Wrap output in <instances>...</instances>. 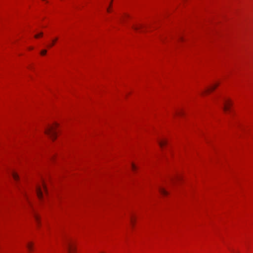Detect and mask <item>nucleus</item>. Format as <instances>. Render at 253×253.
Instances as JSON below:
<instances>
[{
    "label": "nucleus",
    "mask_w": 253,
    "mask_h": 253,
    "mask_svg": "<svg viewBox=\"0 0 253 253\" xmlns=\"http://www.w3.org/2000/svg\"><path fill=\"white\" fill-rule=\"evenodd\" d=\"M58 126V124L55 123L54 126H48L44 131L45 133L53 140L56 138V132L55 130V128L57 127Z\"/></svg>",
    "instance_id": "nucleus-1"
},
{
    "label": "nucleus",
    "mask_w": 253,
    "mask_h": 253,
    "mask_svg": "<svg viewBox=\"0 0 253 253\" xmlns=\"http://www.w3.org/2000/svg\"><path fill=\"white\" fill-rule=\"evenodd\" d=\"M42 189L46 192V189L44 183H42V187L40 186H37L36 187V192L38 198L41 199L42 197Z\"/></svg>",
    "instance_id": "nucleus-2"
},
{
    "label": "nucleus",
    "mask_w": 253,
    "mask_h": 253,
    "mask_svg": "<svg viewBox=\"0 0 253 253\" xmlns=\"http://www.w3.org/2000/svg\"><path fill=\"white\" fill-rule=\"evenodd\" d=\"M230 105V102L228 100H225L223 109L225 111H227L229 109V106Z\"/></svg>",
    "instance_id": "nucleus-3"
},
{
    "label": "nucleus",
    "mask_w": 253,
    "mask_h": 253,
    "mask_svg": "<svg viewBox=\"0 0 253 253\" xmlns=\"http://www.w3.org/2000/svg\"><path fill=\"white\" fill-rule=\"evenodd\" d=\"M67 247L68 253H72L75 251V249L72 248L70 243H67Z\"/></svg>",
    "instance_id": "nucleus-4"
},
{
    "label": "nucleus",
    "mask_w": 253,
    "mask_h": 253,
    "mask_svg": "<svg viewBox=\"0 0 253 253\" xmlns=\"http://www.w3.org/2000/svg\"><path fill=\"white\" fill-rule=\"evenodd\" d=\"M159 191L162 195L164 196H166L168 194V192L163 188L160 187Z\"/></svg>",
    "instance_id": "nucleus-5"
},
{
    "label": "nucleus",
    "mask_w": 253,
    "mask_h": 253,
    "mask_svg": "<svg viewBox=\"0 0 253 253\" xmlns=\"http://www.w3.org/2000/svg\"><path fill=\"white\" fill-rule=\"evenodd\" d=\"M159 144L160 146V147H163V146L166 145L167 143V141L165 140H159L158 141Z\"/></svg>",
    "instance_id": "nucleus-6"
},
{
    "label": "nucleus",
    "mask_w": 253,
    "mask_h": 253,
    "mask_svg": "<svg viewBox=\"0 0 253 253\" xmlns=\"http://www.w3.org/2000/svg\"><path fill=\"white\" fill-rule=\"evenodd\" d=\"M12 175L15 181H17L19 179V176L16 172L12 171Z\"/></svg>",
    "instance_id": "nucleus-7"
},
{
    "label": "nucleus",
    "mask_w": 253,
    "mask_h": 253,
    "mask_svg": "<svg viewBox=\"0 0 253 253\" xmlns=\"http://www.w3.org/2000/svg\"><path fill=\"white\" fill-rule=\"evenodd\" d=\"M142 26H143L142 25L137 26V25H134L132 26V28L135 31H137L139 29L141 28L142 27Z\"/></svg>",
    "instance_id": "nucleus-8"
},
{
    "label": "nucleus",
    "mask_w": 253,
    "mask_h": 253,
    "mask_svg": "<svg viewBox=\"0 0 253 253\" xmlns=\"http://www.w3.org/2000/svg\"><path fill=\"white\" fill-rule=\"evenodd\" d=\"M218 84H215L214 85V86H211V87L209 88H207L206 89L204 92H208V91H209L210 90H212L213 89H214L217 86Z\"/></svg>",
    "instance_id": "nucleus-9"
},
{
    "label": "nucleus",
    "mask_w": 253,
    "mask_h": 253,
    "mask_svg": "<svg viewBox=\"0 0 253 253\" xmlns=\"http://www.w3.org/2000/svg\"><path fill=\"white\" fill-rule=\"evenodd\" d=\"M27 247L29 251H32V244L31 243L28 244Z\"/></svg>",
    "instance_id": "nucleus-10"
},
{
    "label": "nucleus",
    "mask_w": 253,
    "mask_h": 253,
    "mask_svg": "<svg viewBox=\"0 0 253 253\" xmlns=\"http://www.w3.org/2000/svg\"><path fill=\"white\" fill-rule=\"evenodd\" d=\"M34 217L35 218V220H36L37 224H38L39 223V219L38 216L36 214H35Z\"/></svg>",
    "instance_id": "nucleus-11"
},
{
    "label": "nucleus",
    "mask_w": 253,
    "mask_h": 253,
    "mask_svg": "<svg viewBox=\"0 0 253 253\" xmlns=\"http://www.w3.org/2000/svg\"><path fill=\"white\" fill-rule=\"evenodd\" d=\"M46 50L45 49H44V50H42L41 51V54L42 55H45L46 53Z\"/></svg>",
    "instance_id": "nucleus-12"
},
{
    "label": "nucleus",
    "mask_w": 253,
    "mask_h": 253,
    "mask_svg": "<svg viewBox=\"0 0 253 253\" xmlns=\"http://www.w3.org/2000/svg\"><path fill=\"white\" fill-rule=\"evenodd\" d=\"M43 35L42 33H40L39 34H37L35 36V38H38L40 36H42Z\"/></svg>",
    "instance_id": "nucleus-13"
},
{
    "label": "nucleus",
    "mask_w": 253,
    "mask_h": 253,
    "mask_svg": "<svg viewBox=\"0 0 253 253\" xmlns=\"http://www.w3.org/2000/svg\"><path fill=\"white\" fill-rule=\"evenodd\" d=\"M57 40V38H56L55 40H54L52 41V43L51 44H50L49 45V47H51V46H52L54 45V43L55 42H56Z\"/></svg>",
    "instance_id": "nucleus-14"
},
{
    "label": "nucleus",
    "mask_w": 253,
    "mask_h": 253,
    "mask_svg": "<svg viewBox=\"0 0 253 253\" xmlns=\"http://www.w3.org/2000/svg\"><path fill=\"white\" fill-rule=\"evenodd\" d=\"M131 168L133 170H135L136 169V167L134 164H131Z\"/></svg>",
    "instance_id": "nucleus-15"
},
{
    "label": "nucleus",
    "mask_w": 253,
    "mask_h": 253,
    "mask_svg": "<svg viewBox=\"0 0 253 253\" xmlns=\"http://www.w3.org/2000/svg\"><path fill=\"white\" fill-rule=\"evenodd\" d=\"M130 222H131V224L132 226H133L134 224V221L133 220V219L132 217H131V218H130Z\"/></svg>",
    "instance_id": "nucleus-16"
},
{
    "label": "nucleus",
    "mask_w": 253,
    "mask_h": 253,
    "mask_svg": "<svg viewBox=\"0 0 253 253\" xmlns=\"http://www.w3.org/2000/svg\"><path fill=\"white\" fill-rule=\"evenodd\" d=\"M183 114L182 112H177L176 113V114L177 115H181Z\"/></svg>",
    "instance_id": "nucleus-17"
},
{
    "label": "nucleus",
    "mask_w": 253,
    "mask_h": 253,
    "mask_svg": "<svg viewBox=\"0 0 253 253\" xmlns=\"http://www.w3.org/2000/svg\"><path fill=\"white\" fill-rule=\"evenodd\" d=\"M179 40H182V38H181V37H180V38H179Z\"/></svg>",
    "instance_id": "nucleus-18"
},
{
    "label": "nucleus",
    "mask_w": 253,
    "mask_h": 253,
    "mask_svg": "<svg viewBox=\"0 0 253 253\" xmlns=\"http://www.w3.org/2000/svg\"><path fill=\"white\" fill-rule=\"evenodd\" d=\"M107 11H108V12H109V9H108V8L107 9Z\"/></svg>",
    "instance_id": "nucleus-19"
},
{
    "label": "nucleus",
    "mask_w": 253,
    "mask_h": 253,
    "mask_svg": "<svg viewBox=\"0 0 253 253\" xmlns=\"http://www.w3.org/2000/svg\"><path fill=\"white\" fill-rule=\"evenodd\" d=\"M30 49H33V47H30Z\"/></svg>",
    "instance_id": "nucleus-20"
}]
</instances>
